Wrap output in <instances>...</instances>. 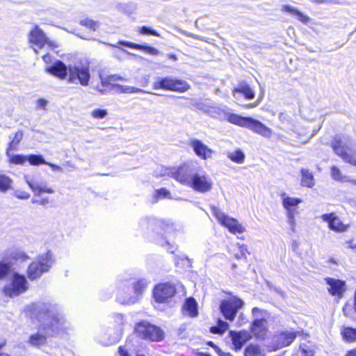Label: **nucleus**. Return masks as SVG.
<instances>
[{
  "mask_svg": "<svg viewBox=\"0 0 356 356\" xmlns=\"http://www.w3.org/2000/svg\"><path fill=\"white\" fill-rule=\"evenodd\" d=\"M197 163L194 161L185 162L178 167H161L156 171V176L170 177L183 186L194 191L206 193L213 188L211 177L204 170H196Z\"/></svg>",
  "mask_w": 356,
  "mask_h": 356,
  "instance_id": "f257e3e1",
  "label": "nucleus"
},
{
  "mask_svg": "<svg viewBox=\"0 0 356 356\" xmlns=\"http://www.w3.org/2000/svg\"><path fill=\"white\" fill-rule=\"evenodd\" d=\"M40 325L36 333L30 336L29 343L33 346L44 345L49 337L60 334L68 328L63 316L51 307L39 314Z\"/></svg>",
  "mask_w": 356,
  "mask_h": 356,
  "instance_id": "f03ea898",
  "label": "nucleus"
},
{
  "mask_svg": "<svg viewBox=\"0 0 356 356\" xmlns=\"http://www.w3.org/2000/svg\"><path fill=\"white\" fill-rule=\"evenodd\" d=\"M54 263L53 254L51 251L39 255L28 266L26 274L31 280H36L50 269Z\"/></svg>",
  "mask_w": 356,
  "mask_h": 356,
  "instance_id": "7ed1b4c3",
  "label": "nucleus"
},
{
  "mask_svg": "<svg viewBox=\"0 0 356 356\" xmlns=\"http://www.w3.org/2000/svg\"><path fill=\"white\" fill-rule=\"evenodd\" d=\"M29 43L31 44L34 51L38 54V50L47 45L51 49H55L58 47L56 41L49 40L44 32L38 25H35L28 34Z\"/></svg>",
  "mask_w": 356,
  "mask_h": 356,
  "instance_id": "20e7f679",
  "label": "nucleus"
},
{
  "mask_svg": "<svg viewBox=\"0 0 356 356\" xmlns=\"http://www.w3.org/2000/svg\"><path fill=\"white\" fill-rule=\"evenodd\" d=\"M28 289L29 283L24 275L13 273L10 283L3 287V293L13 298L26 292Z\"/></svg>",
  "mask_w": 356,
  "mask_h": 356,
  "instance_id": "39448f33",
  "label": "nucleus"
},
{
  "mask_svg": "<svg viewBox=\"0 0 356 356\" xmlns=\"http://www.w3.org/2000/svg\"><path fill=\"white\" fill-rule=\"evenodd\" d=\"M136 333L139 337L152 341H160L164 337V332L160 327L146 321L136 325Z\"/></svg>",
  "mask_w": 356,
  "mask_h": 356,
  "instance_id": "423d86ee",
  "label": "nucleus"
},
{
  "mask_svg": "<svg viewBox=\"0 0 356 356\" xmlns=\"http://www.w3.org/2000/svg\"><path fill=\"white\" fill-rule=\"evenodd\" d=\"M154 89H163L179 92H184L190 88V85L185 81L174 77L166 76L160 78L153 83Z\"/></svg>",
  "mask_w": 356,
  "mask_h": 356,
  "instance_id": "0eeeda50",
  "label": "nucleus"
},
{
  "mask_svg": "<svg viewBox=\"0 0 356 356\" xmlns=\"http://www.w3.org/2000/svg\"><path fill=\"white\" fill-rule=\"evenodd\" d=\"M90 74L88 65H78L68 67L67 81L71 83H79L82 86L89 85Z\"/></svg>",
  "mask_w": 356,
  "mask_h": 356,
  "instance_id": "6e6552de",
  "label": "nucleus"
},
{
  "mask_svg": "<svg viewBox=\"0 0 356 356\" xmlns=\"http://www.w3.org/2000/svg\"><path fill=\"white\" fill-rule=\"evenodd\" d=\"M213 215L220 224L234 234H242L245 231V227L235 218L226 215L216 207H211Z\"/></svg>",
  "mask_w": 356,
  "mask_h": 356,
  "instance_id": "1a4fd4ad",
  "label": "nucleus"
},
{
  "mask_svg": "<svg viewBox=\"0 0 356 356\" xmlns=\"http://www.w3.org/2000/svg\"><path fill=\"white\" fill-rule=\"evenodd\" d=\"M244 305L242 300L237 297H232L221 302L220 309L223 316L230 321L235 318L237 311Z\"/></svg>",
  "mask_w": 356,
  "mask_h": 356,
  "instance_id": "9d476101",
  "label": "nucleus"
},
{
  "mask_svg": "<svg viewBox=\"0 0 356 356\" xmlns=\"http://www.w3.org/2000/svg\"><path fill=\"white\" fill-rule=\"evenodd\" d=\"M252 314L254 321L252 323V331L259 339H264L266 333V311L257 307L252 309Z\"/></svg>",
  "mask_w": 356,
  "mask_h": 356,
  "instance_id": "9b49d317",
  "label": "nucleus"
},
{
  "mask_svg": "<svg viewBox=\"0 0 356 356\" xmlns=\"http://www.w3.org/2000/svg\"><path fill=\"white\" fill-rule=\"evenodd\" d=\"M115 321L119 324L118 327H109L106 330L102 339V343L109 346L117 343L121 339L123 334L122 326L124 325V317L121 314L115 316Z\"/></svg>",
  "mask_w": 356,
  "mask_h": 356,
  "instance_id": "f8f14e48",
  "label": "nucleus"
},
{
  "mask_svg": "<svg viewBox=\"0 0 356 356\" xmlns=\"http://www.w3.org/2000/svg\"><path fill=\"white\" fill-rule=\"evenodd\" d=\"M332 147L334 152L344 161L356 165V152L350 154L346 141L339 138H334L332 142Z\"/></svg>",
  "mask_w": 356,
  "mask_h": 356,
  "instance_id": "ddd939ff",
  "label": "nucleus"
},
{
  "mask_svg": "<svg viewBox=\"0 0 356 356\" xmlns=\"http://www.w3.org/2000/svg\"><path fill=\"white\" fill-rule=\"evenodd\" d=\"M176 289L174 284L161 283L156 285L154 290V297L156 302H164L174 296Z\"/></svg>",
  "mask_w": 356,
  "mask_h": 356,
  "instance_id": "4468645a",
  "label": "nucleus"
},
{
  "mask_svg": "<svg viewBox=\"0 0 356 356\" xmlns=\"http://www.w3.org/2000/svg\"><path fill=\"white\" fill-rule=\"evenodd\" d=\"M324 281L327 285V290L331 296L338 299L342 298L346 291V284L344 281L332 277H325Z\"/></svg>",
  "mask_w": 356,
  "mask_h": 356,
  "instance_id": "2eb2a0df",
  "label": "nucleus"
},
{
  "mask_svg": "<svg viewBox=\"0 0 356 356\" xmlns=\"http://www.w3.org/2000/svg\"><path fill=\"white\" fill-rule=\"evenodd\" d=\"M24 179L36 196H39L43 193L52 194L54 192L53 189L49 188L43 183L42 180L40 179L37 177L25 175Z\"/></svg>",
  "mask_w": 356,
  "mask_h": 356,
  "instance_id": "dca6fc26",
  "label": "nucleus"
},
{
  "mask_svg": "<svg viewBox=\"0 0 356 356\" xmlns=\"http://www.w3.org/2000/svg\"><path fill=\"white\" fill-rule=\"evenodd\" d=\"M321 218L327 223L328 227L335 232H344L348 228V225L343 223L340 218L334 213L323 214Z\"/></svg>",
  "mask_w": 356,
  "mask_h": 356,
  "instance_id": "f3484780",
  "label": "nucleus"
},
{
  "mask_svg": "<svg viewBox=\"0 0 356 356\" xmlns=\"http://www.w3.org/2000/svg\"><path fill=\"white\" fill-rule=\"evenodd\" d=\"M45 71L60 79L68 78V67L60 60H56L52 65L47 66Z\"/></svg>",
  "mask_w": 356,
  "mask_h": 356,
  "instance_id": "a211bd4d",
  "label": "nucleus"
},
{
  "mask_svg": "<svg viewBox=\"0 0 356 356\" xmlns=\"http://www.w3.org/2000/svg\"><path fill=\"white\" fill-rule=\"evenodd\" d=\"M191 146L195 154L203 160L211 158L213 151L199 140L191 141Z\"/></svg>",
  "mask_w": 356,
  "mask_h": 356,
  "instance_id": "6ab92c4d",
  "label": "nucleus"
},
{
  "mask_svg": "<svg viewBox=\"0 0 356 356\" xmlns=\"http://www.w3.org/2000/svg\"><path fill=\"white\" fill-rule=\"evenodd\" d=\"M280 197L282 205L286 210V213H298L297 207L302 202L301 199L290 197L284 192L280 194Z\"/></svg>",
  "mask_w": 356,
  "mask_h": 356,
  "instance_id": "aec40b11",
  "label": "nucleus"
},
{
  "mask_svg": "<svg viewBox=\"0 0 356 356\" xmlns=\"http://www.w3.org/2000/svg\"><path fill=\"white\" fill-rule=\"evenodd\" d=\"M247 128L265 138H270L272 135V130L270 128L267 127L259 120L252 118H250Z\"/></svg>",
  "mask_w": 356,
  "mask_h": 356,
  "instance_id": "412c9836",
  "label": "nucleus"
},
{
  "mask_svg": "<svg viewBox=\"0 0 356 356\" xmlns=\"http://www.w3.org/2000/svg\"><path fill=\"white\" fill-rule=\"evenodd\" d=\"M229 334L236 350H240L243 346L251 338L250 333L246 331H230Z\"/></svg>",
  "mask_w": 356,
  "mask_h": 356,
  "instance_id": "4be33fe9",
  "label": "nucleus"
},
{
  "mask_svg": "<svg viewBox=\"0 0 356 356\" xmlns=\"http://www.w3.org/2000/svg\"><path fill=\"white\" fill-rule=\"evenodd\" d=\"M183 315L195 318L198 315L197 304L193 298L186 299L182 306Z\"/></svg>",
  "mask_w": 356,
  "mask_h": 356,
  "instance_id": "5701e85b",
  "label": "nucleus"
},
{
  "mask_svg": "<svg viewBox=\"0 0 356 356\" xmlns=\"http://www.w3.org/2000/svg\"><path fill=\"white\" fill-rule=\"evenodd\" d=\"M281 10L284 13H287L293 16H296L299 21L304 24H307L310 20V18L307 15L300 12L294 6L290 5H283Z\"/></svg>",
  "mask_w": 356,
  "mask_h": 356,
  "instance_id": "b1692460",
  "label": "nucleus"
},
{
  "mask_svg": "<svg viewBox=\"0 0 356 356\" xmlns=\"http://www.w3.org/2000/svg\"><path fill=\"white\" fill-rule=\"evenodd\" d=\"M225 118L232 124L245 128H247L250 120V118L242 117L241 115L229 113L225 114Z\"/></svg>",
  "mask_w": 356,
  "mask_h": 356,
  "instance_id": "393cba45",
  "label": "nucleus"
},
{
  "mask_svg": "<svg viewBox=\"0 0 356 356\" xmlns=\"http://www.w3.org/2000/svg\"><path fill=\"white\" fill-rule=\"evenodd\" d=\"M100 79L102 88L96 87V89L101 92H103L104 88H106L108 86H111L112 88H113L114 85H117L116 83H115V82L118 80H127L126 79H124L123 77H121L116 74L109 76L106 78H103L100 76Z\"/></svg>",
  "mask_w": 356,
  "mask_h": 356,
  "instance_id": "a878e982",
  "label": "nucleus"
},
{
  "mask_svg": "<svg viewBox=\"0 0 356 356\" xmlns=\"http://www.w3.org/2000/svg\"><path fill=\"white\" fill-rule=\"evenodd\" d=\"M239 92L241 93L246 99H253L254 97V92L252 89L246 83H241L238 86L234 88L233 93Z\"/></svg>",
  "mask_w": 356,
  "mask_h": 356,
  "instance_id": "bb28decb",
  "label": "nucleus"
},
{
  "mask_svg": "<svg viewBox=\"0 0 356 356\" xmlns=\"http://www.w3.org/2000/svg\"><path fill=\"white\" fill-rule=\"evenodd\" d=\"M23 135L24 134L22 131H17L14 134L13 136H10V141L6 149V154H9V152H10L12 150L16 149L17 145L23 138Z\"/></svg>",
  "mask_w": 356,
  "mask_h": 356,
  "instance_id": "cd10ccee",
  "label": "nucleus"
},
{
  "mask_svg": "<svg viewBox=\"0 0 356 356\" xmlns=\"http://www.w3.org/2000/svg\"><path fill=\"white\" fill-rule=\"evenodd\" d=\"M113 88H114L116 90V92H120V93L131 94V93H137V92H143V93L147 92L146 91H145L142 89H140V88H136L134 86H122V85H120V84L114 85V87Z\"/></svg>",
  "mask_w": 356,
  "mask_h": 356,
  "instance_id": "c85d7f7f",
  "label": "nucleus"
},
{
  "mask_svg": "<svg viewBox=\"0 0 356 356\" xmlns=\"http://www.w3.org/2000/svg\"><path fill=\"white\" fill-rule=\"evenodd\" d=\"M301 184L303 186L312 188L314 185L313 175L305 169L301 170Z\"/></svg>",
  "mask_w": 356,
  "mask_h": 356,
  "instance_id": "c756f323",
  "label": "nucleus"
},
{
  "mask_svg": "<svg viewBox=\"0 0 356 356\" xmlns=\"http://www.w3.org/2000/svg\"><path fill=\"white\" fill-rule=\"evenodd\" d=\"M13 181L6 175H0V192L5 193L12 189Z\"/></svg>",
  "mask_w": 356,
  "mask_h": 356,
  "instance_id": "7c9ffc66",
  "label": "nucleus"
},
{
  "mask_svg": "<svg viewBox=\"0 0 356 356\" xmlns=\"http://www.w3.org/2000/svg\"><path fill=\"white\" fill-rule=\"evenodd\" d=\"M117 300L121 304L128 305L135 303L138 300V298L135 295L130 296L127 295L125 291H119Z\"/></svg>",
  "mask_w": 356,
  "mask_h": 356,
  "instance_id": "2f4dec72",
  "label": "nucleus"
},
{
  "mask_svg": "<svg viewBox=\"0 0 356 356\" xmlns=\"http://www.w3.org/2000/svg\"><path fill=\"white\" fill-rule=\"evenodd\" d=\"M343 338L347 342L356 341V329L350 327H343L341 331Z\"/></svg>",
  "mask_w": 356,
  "mask_h": 356,
  "instance_id": "473e14b6",
  "label": "nucleus"
},
{
  "mask_svg": "<svg viewBox=\"0 0 356 356\" xmlns=\"http://www.w3.org/2000/svg\"><path fill=\"white\" fill-rule=\"evenodd\" d=\"M296 337V335L295 332L291 331H287L286 332L281 334L279 337L280 341L281 342V345L282 346L290 345L293 342Z\"/></svg>",
  "mask_w": 356,
  "mask_h": 356,
  "instance_id": "72a5a7b5",
  "label": "nucleus"
},
{
  "mask_svg": "<svg viewBox=\"0 0 356 356\" xmlns=\"http://www.w3.org/2000/svg\"><path fill=\"white\" fill-rule=\"evenodd\" d=\"M149 284V282L145 279H140L138 281H137L134 286V294L138 299V296L141 295L145 289L147 287Z\"/></svg>",
  "mask_w": 356,
  "mask_h": 356,
  "instance_id": "f704fd0d",
  "label": "nucleus"
},
{
  "mask_svg": "<svg viewBox=\"0 0 356 356\" xmlns=\"http://www.w3.org/2000/svg\"><path fill=\"white\" fill-rule=\"evenodd\" d=\"M244 356H264V353L259 346L250 344L245 348Z\"/></svg>",
  "mask_w": 356,
  "mask_h": 356,
  "instance_id": "c9c22d12",
  "label": "nucleus"
},
{
  "mask_svg": "<svg viewBox=\"0 0 356 356\" xmlns=\"http://www.w3.org/2000/svg\"><path fill=\"white\" fill-rule=\"evenodd\" d=\"M228 327L229 325L227 323L218 320L217 325L211 327V332L214 334H222L228 330Z\"/></svg>",
  "mask_w": 356,
  "mask_h": 356,
  "instance_id": "e433bc0d",
  "label": "nucleus"
},
{
  "mask_svg": "<svg viewBox=\"0 0 356 356\" xmlns=\"http://www.w3.org/2000/svg\"><path fill=\"white\" fill-rule=\"evenodd\" d=\"M10 163L16 164V165H22L27 161V156H24L21 154H11L9 152V154H6Z\"/></svg>",
  "mask_w": 356,
  "mask_h": 356,
  "instance_id": "4c0bfd02",
  "label": "nucleus"
},
{
  "mask_svg": "<svg viewBox=\"0 0 356 356\" xmlns=\"http://www.w3.org/2000/svg\"><path fill=\"white\" fill-rule=\"evenodd\" d=\"M228 157L234 162L242 163L244 161L245 155L239 149L228 153Z\"/></svg>",
  "mask_w": 356,
  "mask_h": 356,
  "instance_id": "58836bf2",
  "label": "nucleus"
},
{
  "mask_svg": "<svg viewBox=\"0 0 356 356\" xmlns=\"http://www.w3.org/2000/svg\"><path fill=\"white\" fill-rule=\"evenodd\" d=\"M80 24L90 29V30L95 31L100 25L98 21H95L91 19H84L80 21Z\"/></svg>",
  "mask_w": 356,
  "mask_h": 356,
  "instance_id": "ea45409f",
  "label": "nucleus"
},
{
  "mask_svg": "<svg viewBox=\"0 0 356 356\" xmlns=\"http://www.w3.org/2000/svg\"><path fill=\"white\" fill-rule=\"evenodd\" d=\"M27 161L32 165H38L40 164H45L47 162L43 159L41 155H29L27 156Z\"/></svg>",
  "mask_w": 356,
  "mask_h": 356,
  "instance_id": "a19ab883",
  "label": "nucleus"
},
{
  "mask_svg": "<svg viewBox=\"0 0 356 356\" xmlns=\"http://www.w3.org/2000/svg\"><path fill=\"white\" fill-rule=\"evenodd\" d=\"M331 176L334 179H335L337 181H342V182H346V181H349L348 178L346 176H343L341 175L339 169L335 166H333L331 168Z\"/></svg>",
  "mask_w": 356,
  "mask_h": 356,
  "instance_id": "79ce46f5",
  "label": "nucleus"
},
{
  "mask_svg": "<svg viewBox=\"0 0 356 356\" xmlns=\"http://www.w3.org/2000/svg\"><path fill=\"white\" fill-rule=\"evenodd\" d=\"M297 213H291L287 212L286 213V216L287 218V223L289 225L290 230L295 233L296 231V214Z\"/></svg>",
  "mask_w": 356,
  "mask_h": 356,
  "instance_id": "37998d69",
  "label": "nucleus"
},
{
  "mask_svg": "<svg viewBox=\"0 0 356 356\" xmlns=\"http://www.w3.org/2000/svg\"><path fill=\"white\" fill-rule=\"evenodd\" d=\"M235 248L236 249V252L234 253L235 258L237 259H245L248 252L246 246L238 244Z\"/></svg>",
  "mask_w": 356,
  "mask_h": 356,
  "instance_id": "c03bdc74",
  "label": "nucleus"
},
{
  "mask_svg": "<svg viewBox=\"0 0 356 356\" xmlns=\"http://www.w3.org/2000/svg\"><path fill=\"white\" fill-rule=\"evenodd\" d=\"M154 198L155 201H158L159 199L161 198H171L170 197V193L169 191H168L165 188H161L159 190H156L155 191V193L154 195Z\"/></svg>",
  "mask_w": 356,
  "mask_h": 356,
  "instance_id": "a18cd8bd",
  "label": "nucleus"
},
{
  "mask_svg": "<svg viewBox=\"0 0 356 356\" xmlns=\"http://www.w3.org/2000/svg\"><path fill=\"white\" fill-rule=\"evenodd\" d=\"M108 115L106 109L95 108L90 113V115L95 119H103Z\"/></svg>",
  "mask_w": 356,
  "mask_h": 356,
  "instance_id": "49530a36",
  "label": "nucleus"
},
{
  "mask_svg": "<svg viewBox=\"0 0 356 356\" xmlns=\"http://www.w3.org/2000/svg\"><path fill=\"white\" fill-rule=\"evenodd\" d=\"M10 266L8 264L0 261V280L5 279L9 272H10Z\"/></svg>",
  "mask_w": 356,
  "mask_h": 356,
  "instance_id": "de8ad7c7",
  "label": "nucleus"
},
{
  "mask_svg": "<svg viewBox=\"0 0 356 356\" xmlns=\"http://www.w3.org/2000/svg\"><path fill=\"white\" fill-rule=\"evenodd\" d=\"M138 49L142 50V51H145V53L150 54V55L156 56L159 54V50L156 49V48L152 47L146 46V45H140V44Z\"/></svg>",
  "mask_w": 356,
  "mask_h": 356,
  "instance_id": "09e8293b",
  "label": "nucleus"
},
{
  "mask_svg": "<svg viewBox=\"0 0 356 356\" xmlns=\"http://www.w3.org/2000/svg\"><path fill=\"white\" fill-rule=\"evenodd\" d=\"M13 195L19 200H28L30 194L23 190L17 189L13 192Z\"/></svg>",
  "mask_w": 356,
  "mask_h": 356,
  "instance_id": "8fccbe9b",
  "label": "nucleus"
},
{
  "mask_svg": "<svg viewBox=\"0 0 356 356\" xmlns=\"http://www.w3.org/2000/svg\"><path fill=\"white\" fill-rule=\"evenodd\" d=\"M131 350L130 345L126 343L124 346H120L118 348V353L120 356H131L129 351Z\"/></svg>",
  "mask_w": 356,
  "mask_h": 356,
  "instance_id": "3c124183",
  "label": "nucleus"
},
{
  "mask_svg": "<svg viewBox=\"0 0 356 356\" xmlns=\"http://www.w3.org/2000/svg\"><path fill=\"white\" fill-rule=\"evenodd\" d=\"M156 224H157V222L153 219H144L140 222V225L143 229L153 227Z\"/></svg>",
  "mask_w": 356,
  "mask_h": 356,
  "instance_id": "603ef678",
  "label": "nucleus"
},
{
  "mask_svg": "<svg viewBox=\"0 0 356 356\" xmlns=\"http://www.w3.org/2000/svg\"><path fill=\"white\" fill-rule=\"evenodd\" d=\"M139 33L143 35L150 34L155 36H160L159 33L149 27L142 26L139 29Z\"/></svg>",
  "mask_w": 356,
  "mask_h": 356,
  "instance_id": "864d4df0",
  "label": "nucleus"
},
{
  "mask_svg": "<svg viewBox=\"0 0 356 356\" xmlns=\"http://www.w3.org/2000/svg\"><path fill=\"white\" fill-rule=\"evenodd\" d=\"M181 33L185 34L186 35H187L188 37H191V38H195L197 40H200L202 41L207 42L206 38L201 37L200 35H195V34H193V33H189V32H187L185 31H181Z\"/></svg>",
  "mask_w": 356,
  "mask_h": 356,
  "instance_id": "5fc2aeb1",
  "label": "nucleus"
},
{
  "mask_svg": "<svg viewBox=\"0 0 356 356\" xmlns=\"http://www.w3.org/2000/svg\"><path fill=\"white\" fill-rule=\"evenodd\" d=\"M45 164L50 166L53 171L63 172V168L58 165H56V164L51 163H49V162H47V163H45Z\"/></svg>",
  "mask_w": 356,
  "mask_h": 356,
  "instance_id": "6e6d98bb",
  "label": "nucleus"
},
{
  "mask_svg": "<svg viewBox=\"0 0 356 356\" xmlns=\"http://www.w3.org/2000/svg\"><path fill=\"white\" fill-rule=\"evenodd\" d=\"M120 44H124L127 47H131L133 49H138V48L140 47V44H134V43L129 42H125V41H120Z\"/></svg>",
  "mask_w": 356,
  "mask_h": 356,
  "instance_id": "4d7b16f0",
  "label": "nucleus"
},
{
  "mask_svg": "<svg viewBox=\"0 0 356 356\" xmlns=\"http://www.w3.org/2000/svg\"><path fill=\"white\" fill-rule=\"evenodd\" d=\"M47 104V101L44 99H39L37 100V106L40 108L44 109Z\"/></svg>",
  "mask_w": 356,
  "mask_h": 356,
  "instance_id": "13d9d810",
  "label": "nucleus"
},
{
  "mask_svg": "<svg viewBox=\"0 0 356 356\" xmlns=\"http://www.w3.org/2000/svg\"><path fill=\"white\" fill-rule=\"evenodd\" d=\"M15 258L17 259H21L22 261H25V260L29 259V256L26 253H24L23 252H20L17 253L16 256H15Z\"/></svg>",
  "mask_w": 356,
  "mask_h": 356,
  "instance_id": "bf43d9fd",
  "label": "nucleus"
},
{
  "mask_svg": "<svg viewBox=\"0 0 356 356\" xmlns=\"http://www.w3.org/2000/svg\"><path fill=\"white\" fill-rule=\"evenodd\" d=\"M33 203H36L40 205L44 206L49 203V199L48 198H42L41 200H33Z\"/></svg>",
  "mask_w": 356,
  "mask_h": 356,
  "instance_id": "052dcab7",
  "label": "nucleus"
},
{
  "mask_svg": "<svg viewBox=\"0 0 356 356\" xmlns=\"http://www.w3.org/2000/svg\"><path fill=\"white\" fill-rule=\"evenodd\" d=\"M302 356H314L313 351L312 350H305L304 348L301 350Z\"/></svg>",
  "mask_w": 356,
  "mask_h": 356,
  "instance_id": "680f3d73",
  "label": "nucleus"
},
{
  "mask_svg": "<svg viewBox=\"0 0 356 356\" xmlns=\"http://www.w3.org/2000/svg\"><path fill=\"white\" fill-rule=\"evenodd\" d=\"M162 225H164L165 232L167 234H170L172 230V225L170 226L169 225H164V223H162Z\"/></svg>",
  "mask_w": 356,
  "mask_h": 356,
  "instance_id": "e2e57ef3",
  "label": "nucleus"
},
{
  "mask_svg": "<svg viewBox=\"0 0 356 356\" xmlns=\"http://www.w3.org/2000/svg\"><path fill=\"white\" fill-rule=\"evenodd\" d=\"M217 353L220 356H232L229 353L223 352L220 349L217 350Z\"/></svg>",
  "mask_w": 356,
  "mask_h": 356,
  "instance_id": "0e129e2a",
  "label": "nucleus"
},
{
  "mask_svg": "<svg viewBox=\"0 0 356 356\" xmlns=\"http://www.w3.org/2000/svg\"><path fill=\"white\" fill-rule=\"evenodd\" d=\"M42 59L46 63H51V56L49 54H46V55L43 56Z\"/></svg>",
  "mask_w": 356,
  "mask_h": 356,
  "instance_id": "69168bd1",
  "label": "nucleus"
},
{
  "mask_svg": "<svg viewBox=\"0 0 356 356\" xmlns=\"http://www.w3.org/2000/svg\"><path fill=\"white\" fill-rule=\"evenodd\" d=\"M259 104V103L257 104H249L245 105H242L241 107L244 108H254L257 106Z\"/></svg>",
  "mask_w": 356,
  "mask_h": 356,
  "instance_id": "338daca9",
  "label": "nucleus"
},
{
  "mask_svg": "<svg viewBox=\"0 0 356 356\" xmlns=\"http://www.w3.org/2000/svg\"><path fill=\"white\" fill-rule=\"evenodd\" d=\"M346 356H356V349L348 352Z\"/></svg>",
  "mask_w": 356,
  "mask_h": 356,
  "instance_id": "774afa93",
  "label": "nucleus"
}]
</instances>
